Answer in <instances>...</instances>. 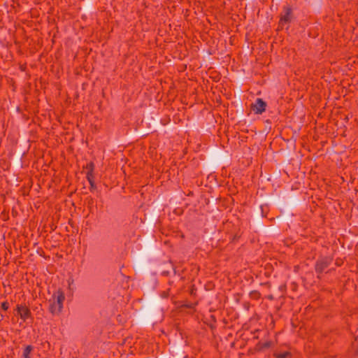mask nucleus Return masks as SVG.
I'll return each mask as SVG.
<instances>
[{"instance_id": "1", "label": "nucleus", "mask_w": 358, "mask_h": 358, "mask_svg": "<svg viewBox=\"0 0 358 358\" xmlns=\"http://www.w3.org/2000/svg\"><path fill=\"white\" fill-rule=\"evenodd\" d=\"M64 299L65 295L62 290L58 289L53 294L50 300V309L52 313L59 314L62 311Z\"/></svg>"}, {"instance_id": "2", "label": "nucleus", "mask_w": 358, "mask_h": 358, "mask_svg": "<svg viewBox=\"0 0 358 358\" xmlns=\"http://www.w3.org/2000/svg\"><path fill=\"white\" fill-rule=\"evenodd\" d=\"M266 103L262 99H257L252 104V108L257 114H262L266 109Z\"/></svg>"}, {"instance_id": "3", "label": "nucleus", "mask_w": 358, "mask_h": 358, "mask_svg": "<svg viewBox=\"0 0 358 358\" xmlns=\"http://www.w3.org/2000/svg\"><path fill=\"white\" fill-rule=\"evenodd\" d=\"M17 310L18 315L23 321L25 322L27 319L30 317L31 313L27 307L22 305H19L17 307Z\"/></svg>"}, {"instance_id": "4", "label": "nucleus", "mask_w": 358, "mask_h": 358, "mask_svg": "<svg viewBox=\"0 0 358 358\" xmlns=\"http://www.w3.org/2000/svg\"><path fill=\"white\" fill-rule=\"evenodd\" d=\"M290 19H291V10L289 8H287L285 10L284 15L280 18V25L281 27H283L285 24H286L290 21Z\"/></svg>"}, {"instance_id": "5", "label": "nucleus", "mask_w": 358, "mask_h": 358, "mask_svg": "<svg viewBox=\"0 0 358 358\" xmlns=\"http://www.w3.org/2000/svg\"><path fill=\"white\" fill-rule=\"evenodd\" d=\"M329 264V260L320 261L316 264V269L319 271H322Z\"/></svg>"}, {"instance_id": "6", "label": "nucleus", "mask_w": 358, "mask_h": 358, "mask_svg": "<svg viewBox=\"0 0 358 358\" xmlns=\"http://www.w3.org/2000/svg\"><path fill=\"white\" fill-rule=\"evenodd\" d=\"M32 350V347L31 345H27L26 346V348H24V351H23V355H22V357L23 358H30V353Z\"/></svg>"}, {"instance_id": "7", "label": "nucleus", "mask_w": 358, "mask_h": 358, "mask_svg": "<svg viewBox=\"0 0 358 358\" xmlns=\"http://www.w3.org/2000/svg\"><path fill=\"white\" fill-rule=\"evenodd\" d=\"M289 355V352H283V353H280V354H278L277 355V357L278 358H285L288 356Z\"/></svg>"}, {"instance_id": "8", "label": "nucleus", "mask_w": 358, "mask_h": 358, "mask_svg": "<svg viewBox=\"0 0 358 358\" xmlns=\"http://www.w3.org/2000/svg\"><path fill=\"white\" fill-rule=\"evenodd\" d=\"M1 307L3 310H6L8 308V304L4 302L1 304Z\"/></svg>"}, {"instance_id": "9", "label": "nucleus", "mask_w": 358, "mask_h": 358, "mask_svg": "<svg viewBox=\"0 0 358 358\" xmlns=\"http://www.w3.org/2000/svg\"><path fill=\"white\" fill-rule=\"evenodd\" d=\"M92 174H91V173H88V174H87V179H88L89 182H90V184H91L92 185H93V184H92Z\"/></svg>"}]
</instances>
